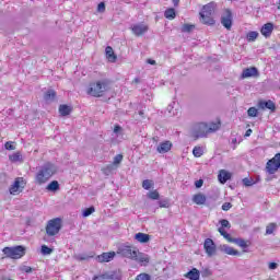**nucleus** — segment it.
<instances>
[{"label":"nucleus","instance_id":"f257e3e1","mask_svg":"<svg viewBox=\"0 0 280 280\" xmlns=\"http://www.w3.org/2000/svg\"><path fill=\"white\" fill-rule=\"evenodd\" d=\"M109 84H110V81H108V79H103L96 82H92L90 83L86 93L92 97H103L106 91H108Z\"/></svg>","mask_w":280,"mask_h":280},{"label":"nucleus","instance_id":"f03ea898","mask_svg":"<svg viewBox=\"0 0 280 280\" xmlns=\"http://www.w3.org/2000/svg\"><path fill=\"white\" fill-rule=\"evenodd\" d=\"M54 174H56V165L48 162L44 164L37 172L35 183L37 185H45V183H47V180H49Z\"/></svg>","mask_w":280,"mask_h":280},{"label":"nucleus","instance_id":"7ed1b4c3","mask_svg":"<svg viewBox=\"0 0 280 280\" xmlns=\"http://www.w3.org/2000/svg\"><path fill=\"white\" fill-rule=\"evenodd\" d=\"M2 253L9 259H21V257L25 256V247L21 245L14 247H4Z\"/></svg>","mask_w":280,"mask_h":280},{"label":"nucleus","instance_id":"20e7f679","mask_svg":"<svg viewBox=\"0 0 280 280\" xmlns=\"http://www.w3.org/2000/svg\"><path fill=\"white\" fill-rule=\"evenodd\" d=\"M60 229H62V219L56 218L48 221L46 233L50 237H54V235H58V233H60Z\"/></svg>","mask_w":280,"mask_h":280},{"label":"nucleus","instance_id":"39448f33","mask_svg":"<svg viewBox=\"0 0 280 280\" xmlns=\"http://www.w3.org/2000/svg\"><path fill=\"white\" fill-rule=\"evenodd\" d=\"M280 168V153H277L271 160L267 162L266 172L267 174H277Z\"/></svg>","mask_w":280,"mask_h":280},{"label":"nucleus","instance_id":"423d86ee","mask_svg":"<svg viewBox=\"0 0 280 280\" xmlns=\"http://www.w3.org/2000/svg\"><path fill=\"white\" fill-rule=\"evenodd\" d=\"M118 255H121V257H127L128 259H136L139 252L136 248H132V246L121 245L118 248Z\"/></svg>","mask_w":280,"mask_h":280},{"label":"nucleus","instance_id":"0eeeda50","mask_svg":"<svg viewBox=\"0 0 280 280\" xmlns=\"http://www.w3.org/2000/svg\"><path fill=\"white\" fill-rule=\"evenodd\" d=\"M209 135V125L206 122H199L194 127V136L197 139H202Z\"/></svg>","mask_w":280,"mask_h":280},{"label":"nucleus","instance_id":"6e6552de","mask_svg":"<svg viewBox=\"0 0 280 280\" xmlns=\"http://www.w3.org/2000/svg\"><path fill=\"white\" fill-rule=\"evenodd\" d=\"M221 25H223L225 30H231V27H233V13L231 10L226 9L221 16Z\"/></svg>","mask_w":280,"mask_h":280},{"label":"nucleus","instance_id":"1a4fd4ad","mask_svg":"<svg viewBox=\"0 0 280 280\" xmlns=\"http://www.w3.org/2000/svg\"><path fill=\"white\" fill-rule=\"evenodd\" d=\"M203 248L208 257H213L215 255V243L211 238H206L203 243Z\"/></svg>","mask_w":280,"mask_h":280},{"label":"nucleus","instance_id":"9d476101","mask_svg":"<svg viewBox=\"0 0 280 280\" xmlns=\"http://www.w3.org/2000/svg\"><path fill=\"white\" fill-rule=\"evenodd\" d=\"M115 252H107L98 255L96 259L100 264H106L108 261H113V259H115Z\"/></svg>","mask_w":280,"mask_h":280},{"label":"nucleus","instance_id":"9b49d317","mask_svg":"<svg viewBox=\"0 0 280 280\" xmlns=\"http://www.w3.org/2000/svg\"><path fill=\"white\" fill-rule=\"evenodd\" d=\"M273 31H275V24L269 22L262 25V27L260 28V34H262L265 38H270V36H272Z\"/></svg>","mask_w":280,"mask_h":280},{"label":"nucleus","instance_id":"f8f14e48","mask_svg":"<svg viewBox=\"0 0 280 280\" xmlns=\"http://www.w3.org/2000/svg\"><path fill=\"white\" fill-rule=\"evenodd\" d=\"M242 78H259V70L256 67L246 68L242 72Z\"/></svg>","mask_w":280,"mask_h":280},{"label":"nucleus","instance_id":"ddd939ff","mask_svg":"<svg viewBox=\"0 0 280 280\" xmlns=\"http://www.w3.org/2000/svg\"><path fill=\"white\" fill-rule=\"evenodd\" d=\"M258 108H261V110H266V108H268V110H271V113H275V110H277V105L275 104V102L272 101H260L258 103Z\"/></svg>","mask_w":280,"mask_h":280},{"label":"nucleus","instance_id":"4468645a","mask_svg":"<svg viewBox=\"0 0 280 280\" xmlns=\"http://www.w3.org/2000/svg\"><path fill=\"white\" fill-rule=\"evenodd\" d=\"M21 180H23L22 177L15 178L14 183L9 188L11 196H18V194H21Z\"/></svg>","mask_w":280,"mask_h":280},{"label":"nucleus","instance_id":"2eb2a0df","mask_svg":"<svg viewBox=\"0 0 280 280\" xmlns=\"http://www.w3.org/2000/svg\"><path fill=\"white\" fill-rule=\"evenodd\" d=\"M214 11H215V2H210L203 5L200 14L203 16H213Z\"/></svg>","mask_w":280,"mask_h":280},{"label":"nucleus","instance_id":"dca6fc26","mask_svg":"<svg viewBox=\"0 0 280 280\" xmlns=\"http://www.w3.org/2000/svg\"><path fill=\"white\" fill-rule=\"evenodd\" d=\"M131 31L135 34V36H143V34H145V32H148V25H145V24H135L131 27Z\"/></svg>","mask_w":280,"mask_h":280},{"label":"nucleus","instance_id":"f3484780","mask_svg":"<svg viewBox=\"0 0 280 280\" xmlns=\"http://www.w3.org/2000/svg\"><path fill=\"white\" fill-rule=\"evenodd\" d=\"M220 250L222 253H225V255H232V256H235V257H240L241 253L240 250L229 246V245H221L220 246Z\"/></svg>","mask_w":280,"mask_h":280},{"label":"nucleus","instance_id":"a211bd4d","mask_svg":"<svg viewBox=\"0 0 280 280\" xmlns=\"http://www.w3.org/2000/svg\"><path fill=\"white\" fill-rule=\"evenodd\" d=\"M156 150L160 154H166V152H170L172 150V142H162L160 143V145H158Z\"/></svg>","mask_w":280,"mask_h":280},{"label":"nucleus","instance_id":"6ab92c4d","mask_svg":"<svg viewBox=\"0 0 280 280\" xmlns=\"http://www.w3.org/2000/svg\"><path fill=\"white\" fill-rule=\"evenodd\" d=\"M218 179L221 185H224L228 180H231V173L226 172L225 170H221L219 172Z\"/></svg>","mask_w":280,"mask_h":280},{"label":"nucleus","instance_id":"aec40b11","mask_svg":"<svg viewBox=\"0 0 280 280\" xmlns=\"http://www.w3.org/2000/svg\"><path fill=\"white\" fill-rule=\"evenodd\" d=\"M184 277L190 280H200V271L197 270L196 268H192L190 271L185 273Z\"/></svg>","mask_w":280,"mask_h":280},{"label":"nucleus","instance_id":"412c9836","mask_svg":"<svg viewBox=\"0 0 280 280\" xmlns=\"http://www.w3.org/2000/svg\"><path fill=\"white\" fill-rule=\"evenodd\" d=\"M106 58L109 62H115L117 60V56H115V51L113 50V47L107 46L105 48Z\"/></svg>","mask_w":280,"mask_h":280},{"label":"nucleus","instance_id":"4be33fe9","mask_svg":"<svg viewBox=\"0 0 280 280\" xmlns=\"http://www.w3.org/2000/svg\"><path fill=\"white\" fill-rule=\"evenodd\" d=\"M192 202L195 205H205L207 202V196L202 195V192L196 194L192 197Z\"/></svg>","mask_w":280,"mask_h":280},{"label":"nucleus","instance_id":"5701e85b","mask_svg":"<svg viewBox=\"0 0 280 280\" xmlns=\"http://www.w3.org/2000/svg\"><path fill=\"white\" fill-rule=\"evenodd\" d=\"M135 238L137 240V242H140V244H148V242H150V235L141 232L137 233L135 235Z\"/></svg>","mask_w":280,"mask_h":280},{"label":"nucleus","instance_id":"b1692460","mask_svg":"<svg viewBox=\"0 0 280 280\" xmlns=\"http://www.w3.org/2000/svg\"><path fill=\"white\" fill-rule=\"evenodd\" d=\"M101 279L117 280V279H119V276H117V271H107V272L101 275Z\"/></svg>","mask_w":280,"mask_h":280},{"label":"nucleus","instance_id":"393cba45","mask_svg":"<svg viewBox=\"0 0 280 280\" xmlns=\"http://www.w3.org/2000/svg\"><path fill=\"white\" fill-rule=\"evenodd\" d=\"M9 161H11V163H23V155L21 152H15L9 155Z\"/></svg>","mask_w":280,"mask_h":280},{"label":"nucleus","instance_id":"a878e982","mask_svg":"<svg viewBox=\"0 0 280 280\" xmlns=\"http://www.w3.org/2000/svg\"><path fill=\"white\" fill-rule=\"evenodd\" d=\"M200 21L203 23V25H214L215 20L211 15H202L200 14Z\"/></svg>","mask_w":280,"mask_h":280},{"label":"nucleus","instance_id":"bb28decb","mask_svg":"<svg viewBox=\"0 0 280 280\" xmlns=\"http://www.w3.org/2000/svg\"><path fill=\"white\" fill-rule=\"evenodd\" d=\"M73 109L71 108V106L68 105H60L59 106V113L62 117H67V115H71V112Z\"/></svg>","mask_w":280,"mask_h":280},{"label":"nucleus","instance_id":"cd10ccee","mask_svg":"<svg viewBox=\"0 0 280 280\" xmlns=\"http://www.w3.org/2000/svg\"><path fill=\"white\" fill-rule=\"evenodd\" d=\"M136 261H139V264H143L144 266H147V264H150V258L143 254H140L138 256V254H136V257L133 258Z\"/></svg>","mask_w":280,"mask_h":280},{"label":"nucleus","instance_id":"c85d7f7f","mask_svg":"<svg viewBox=\"0 0 280 280\" xmlns=\"http://www.w3.org/2000/svg\"><path fill=\"white\" fill-rule=\"evenodd\" d=\"M258 37H259V33L257 31H250L246 35L248 43H255Z\"/></svg>","mask_w":280,"mask_h":280},{"label":"nucleus","instance_id":"c756f323","mask_svg":"<svg viewBox=\"0 0 280 280\" xmlns=\"http://www.w3.org/2000/svg\"><path fill=\"white\" fill-rule=\"evenodd\" d=\"M44 100H45V102H54V100H56V91H54V90H48V91L44 94Z\"/></svg>","mask_w":280,"mask_h":280},{"label":"nucleus","instance_id":"7c9ffc66","mask_svg":"<svg viewBox=\"0 0 280 280\" xmlns=\"http://www.w3.org/2000/svg\"><path fill=\"white\" fill-rule=\"evenodd\" d=\"M232 244H236L241 248H248V243L244 238H232Z\"/></svg>","mask_w":280,"mask_h":280},{"label":"nucleus","instance_id":"2f4dec72","mask_svg":"<svg viewBox=\"0 0 280 280\" xmlns=\"http://www.w3.org/2000/svg\"><path fill=\"white\" fill-rule=\"evenodd\" d=\"M58 189H60V184L58 183V180H52V182L47 186V190H48V191H58Z\"/></svg>","mask_w":280,"mask_h":280},{"label":"nucleus","instance_id":"473e14b6","mask_svg":"<svg viewBox=\"0 0 280 280\" xmlns=\"http://www.w3.org/2000/svg\"><path fill=\"white\" fill-rule=\"evenodd\" d=\"M277 223H269L267 226H266V235H272V233H275V231H277Z\"/></svg>","mask_w":280,"mask_h":280},{"label":"nucleus","instance_id":"72a5a7b5","mask_svg":"<svg viewBox=\"0 0 280 280\" xmlns=\"http://www.w3.org/2000/svg\"><path fill=\"white\" fill-rule=\"evenodd\" d=\"M219 233L224 237V240L229 241L230 243L233 242V237H231V234H229L224 228H219Z\"/></svg>","mask_w":280,"mask_h":280},{"label":"nucleus","instance_id":"f704fd0d","mask_svg":"<svg viewBox=\"0 0 280 280\" xmlns=\"http://www.w3.org/2000/svg\"><path fill=\"white\" fill-rule=\"evenodd\" d=\"M164 16L165 19H176V10L174 9H167L165 12H164Z\"/></svg>","mask_w":280,"mask_h":280},{"label":"nucleus","instance_id":"c9c22d12","mask_svg":"<svg viewBox=\"0 0 280 280\" xmlns=\"http://www.w3.org/2000/svg\"><path fill=\"white\" fill-rule=\"evenodd\" d=\"M192 154L194 156H196V159H200V156L205 154V150H202L201 147H195L192 150Z\"/></svg>","mask_w":280,"mask_h":280},{"label":"nucleus","instance_id":"e433bc0d","mask_svg":"<svg viewBox=\"0 0 280 280\" xmlns=\"http://www.w3.org/2000/svg\"><path fill=\"white\" fill-rule=\"evenodd\" d=\"M142 187H143V189H147V190L152 189V187H154V180H152V179H144L142 182Z\"/></svg>","mask_w":280,"mask_h":280},{"label":"nucleus","instance_id":"4c0bfd02","mask_svg":"<svg viewBox=\"0 0 280 280\" xmlns=\"http://www.w3.org/2000/svg\"><path fill=\"white\" fill-rule=\"evenodd\" d=\"M147 196L150 200H159V198H161L159 190L149 191Z\"/></svg>","mask_w":280,"mask_h":280},{"label":"nucleus","instance_id":"58836bf2","mask_svg":"<svg viewBox=\"0 0 280 280\" xmlns=\"http://www.w3.org/2000/svg\"><path fill=\"white\" fill-rule=\"evenodd\" d=\"M218 130H220V124L212 122L208 127V135H210V132H215Z\"/></svg>","mask_w":280,"mask_h":280},{"label":"nucleus","instance_id":"ea45409f","mask_svg":"<svg viewBox=\"0 0 280 280\" xmlns=\"http://www.w3.org/2000/svg\"><path fill=\"white\" fill-rule=\"evenodd\" d=\"M92 213H95V207L93 206L83 210V218H89Z\"/></svg>","mask_w":280,"mask_h":280},{"label":"nucleus","instance_id":"a19ab883","mask_svg":"<svg viewBox=\"0 0 280 280\" xmlns=\"http://www.w3.org/2000/svg\"><path fill=\"white\" fill-rule=\"evenodd\" d=\"M243 185L245 187H253V185H255V180L253 178L245 177L243 178Z\"/></svg>","mask_w":280,"mask_h":280},{"label":"nucleus","instance_id":"79ce46f5","mask_svg":"<svg viewBox=\"0 0 280 280\" xmlns=\"http://www.w3.org/2000/svg\"><path fill=\"white\" fill-rule=\"evenodd\" d=\"M54 253V249L49 248L47 245L42 246V255H51Z\"/></svg>","mask_w":280,"mask_h":280},{"label":"nucleus","instance_id":"37998d69","mask_svg":"<svg viewBox=\"0 0 280 280\" xmlns=\"http://www.w3.org/2000/svg\"><path fill=\"white\" fill-rule=\"evenodd\" d=\"M136 280H152V276L148 273H140L136 277Z\"/></svg>","mask_w":280,"mask_h":280},{"label":"nucleus","instance_id":"c03bdc74","mask_svg":"<svg viewBox=\"0 0 280 280\" xmlns=\"http://www.w3.org/2000/svg\"><path fill=\"white\" fill-rule=\"evenodd\" d=\"M20 271H21V272H26V275H30V273L33 271V269H32V267H30V266H27V265H22V266L20 267Z\"/></svg>","mask_w":280,"mask_h":280},{"label":"nucleus","instance_id":"a18cd8bd","mask_svg":"<svg viewBox=\"0 0 280 280\" xmlns=\"http://www.w3.org/2000/svg\"><path fill=\"white\" fill-rule=\"evenodd\" d=\"M257 109L255 107H249L247 110L248 117H257Z\"/></svg>","mask_w":280,"mask_h":280},{"label":"nucleus","instance_id":"49530a36","mask_svg":"<svg viewBox=\"0 0 280 280\" xmlns=\"http://www.w3.org/2000/svg\"><path fill=\"white\" fill-rule=\"evenodd\" d=\"M221 224V229H230L231 228V222H229V220L223 219L220 221Z\"/></svg>","mask_w":280,"mask_h":280},{"label":"nucleus","instance_id":"de8ad7c7","mask_svg":"<svg viewBox=\"0 0 280 280\" xmlns=\"http://www.w3.org/2000/svg\"><path fill=\"white\" fill-rule=\"evenodd\" d=\"M5 150H16V147L14 145V142L8 141L4 144Z\"/></svg>","mask_w":280,"mask_h":280},{"label":"nucleus","instance_id":"09e8293b","mask_svg":"<svg viewBox=\"0 0 280 280\" xmlns=\"http://www.w3.org/2000/svg\"><path fill=\"white\" fill-rule=\"evenodd\" d=\"M121 161H124V155L117 154V155L114 158V165H119V163H121Z\"/></svg>","mask_w":280,"mask_h":280},{"label":"nucleus","instance_id":"8fccbe9b","mask_svg":"<svg viewBox=\"0 0 280 280\" xmlns=\"http://www.w3.org/2000/svg\"><path fill=\"white\" fill-rule=\"evenodd\" d=\"M194 30V25L191 24H184L182 27V32H191Z\"/></svg>","mask_w":280,"mask_h":280},{"label":"nucleus","instance_id":"3c124183","mask_svg":"<svg viewBox=\"0 0 280 280\" xmlns=\"http://www.w3.org/2000/svg\"><path fill=\"white\" fill-rule=\"evenodd\" d=\"M159 207L167 209V207H170V201L168 200H161V201H159Z\"/></svg>","mask_w":280,"mask_h":280},{"label":"nucleus","instance_id":"603ef678","mask_svg":"<svg viewBox=\"0 0 280 280\" xmlns=\"http://www.w3.org/2000/svg\"><path fill=\"white\" fill-rule=\"evenodd\" d=\"M97 12H106V4L104 2L98 3Z\"/></svg>","mask_w":280,"mask_h":280},{"label":"nucleus","instance_id":"864d4df0","mask_svg":"<svg viewBox=\"0 0 280 280\" xmlns=\"http://www.w3.org/2000/svg\"><path fill=\"white\" fill-rule=\"evenodd\" d=\"M232 207H233V205L231 202H225L222 205V210L229 211V209H231Z\"/></svg>","mask_w":280,"mask_h":280},{"label":"nucleus","instance_id":"5fc2aeb1","mask_svg":"<svg viewBox=\"0 0 280 280\" xmlns=\"http://www.w3.org/2000/svg\"><path fill=\"white\" fill-rule=\"evenodd\" d=\"M202 185H205V180H202V179H198L195 182V187L197 189H200V187H202Z\"/></svg>","mask_w":280,"mask_h":280},{"label":"nucleus","instance_id":"6e6d98bb","mask_svg":"<svg viewBox=\"0 0 280 280\" xmlns=\"http://www.w3.org/2000/svg\"><path fill=\"white\" fill-rule=\"evenodd\" d=\"M278 266L279 265L277 262H270L269 264V270H277Z\"/></svg>","mask_w":280,"mask_h":280},{"label":"nucleus","instance_id":"4d7b16f0","mask_svg":"<svg viewBox=\"0 0 280 280\" xmlns=\"http://www.w3.org/2000/svg\"><path fill=\"white\" fill-rule=\"evenodd\" d=\"M114 132H115V135H118L119 132H121V126L116 125V126L114 127Z\"/></svg>","mask_w":280,"mask_h":280},{"label":"nucleus","instance_id":"13d9d810","mask_svg":"<svg viewBox=\"0 0 280 280\" xmlns=\"http://www.w3.org/2000/svg\"><path fill=\"white\" fill-rule=\"evenodd\" d=\"M202 277H211V270L206 269L205 271H202Z\"/></svg>","mask_w":280,"mask_h":280},{"label":"nucleus","instance_id":"bf43d9fd","mask_svg":"<svg viewBox=\"0 0 280 280\" xmlns=\"http://www.w3.org/2000/svg\"><path fill=\"white\" fill-rule=\"evenodd\" d=\"M253 135V129H247L245 132V137H250Z\"/></svg>","mask_w":280,"mask_h":280},{"label":"nucleus","instance_id":"052dcab7","mask_svg":"<svg viewBox=\"0 0 280 280\" xmlns=\"http://www.w3.org/2000/svg\"><path fill=\"white\" fill-rule=\"evenodd\" d=\"M149 65H156V61L154 59H148Z\"/></svg>","mask_w":280,"mask_h":280},{"label":"nucleus","instance_id":"680f3d73","mask_svg":"<svg viewBox=\"0 0 280 280\" xmlns=\"http://www.w3.org/2000/svg\"><path fill=\"white\" fill-rule=\"evenodd\" d=\"M173 3L176 7V5H178V3H180V0H173Z\"/></svg>","mask_w":280,"mask_h":280},{"label":"nucleus","instance_id":"e2e57ef3","mask_svg":"<svg viewBox=\"0 0 280 280\" xmlns=\"http://www.w3.org/2000/svg\"><path fill=\"white\" fill-rule=\"evenodd\" d=\"M78 259H80V261H84L86 257L78 256Z\"/></svg>","mask_w":280,"mask_h":280},{"label":"nucleus","instance_id":"0e129e2a","mask_svg":"<svg viewBox=\"0 0 280 280\" xmlns=\"http://www.w3.org/2000/svg\"><path fill=\"white\" fill-rule=\"evenodd\" d=\"M97 279H102V275L93 277V280H97Z\"/></svg>","mask_w":280,"mask_h":280},{"label":"nucleus","instance_id":"69168bd1","mask_svg":"<svg viewBox=\"0 0 280 280\" xmlns=\"http://www.w3.org/2000/svg\"><path fill=\"white\" fill-rule=\"evenodd\" d=\"M133 82H135L136 84H139V82H140L139 78H136V79L133 80Z\"/></svg>","mask_w":280,"mask_h":280},{"label":"nucleus","instance_id":"338daca9","mask_svg":"<svg viewBox=\"0 0 280 280\" xmlns=\"http://www.w3.org/2000/svg\"><path fill=\"white\" fill-rule=\"evenodd\" d=\"M278 10H280V0H279V5H278Z\"/></svg>","mask_w":280,"mask_h":280},{"label":"nucleus","instance_id":"774afa93","mask_svg":"<svg viewBox=\"0 0 280 280\" xmlns=\"http://www.w3.org/2000/svg\"><path fill=\"white\" fill-rule=\"evenodd\" d=\"M139 114H140V115H143V112H140Z\"/></svg>","mask_w":280,"mask_h":280}]
</instances>
